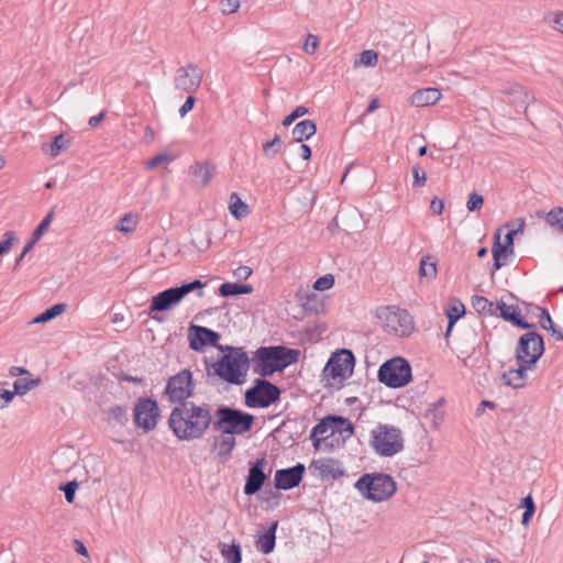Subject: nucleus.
I'll return each instance as SVG.
<instances>
[{"label": "nucleus", "mask_w": 563, "mask_h": 563, "mask_svg": "<svg viewBox=\"0 0 563 563\" xmlns=\"http://www.w3.org/2000/svg\"><path fill=\"white\" fill-rule=\"evenodd\" d=\"M196 389V380L189 368H184L170 376L164 389V396L170 404L180 406L189 404V398L194 397Z\"/></svg>", "instance_id": "obj_9"}, {"label": "nucleus", "mask_w": 563, "mask_h": 563, "mask_svg": "<svg viewBox=\"0 0 563 563\" xmlns=\"http://www.w3.org/2000/svg\"><path fill=\"white\" fill-rule=\"evenodd\" d=\"M496 309H498V316L511 323L512 325L522 329L531 330L537 329V324L528 322L520 313V309L517 305H507L503 300L496 301Z\"/></svg>", "instance_id": "obj_23"}, {"label": "nucleus", "mask_w": 563, "mask_h": 563, "mask_svg": "<svg viewBox=\"0 0 563 563\" xmlns=\"http://www.w3.org/2000/svg\"><path fill=\"white\" fill-rule=\"evenodd\" d=\"M331 423L329 415L321 418L318 423L311 429L309 439L312 442V446L316 451H328V445L331 443Z\"/></svg>", "instance_id": "obj_24"}, {"label": "nucleus", "mask_w": 563, "mask_h": 563, "mask_svg": "<svg viewBox=\"0 0 563 563\" xmlns=\"http://www.w3.org/2000/svg\"><path fill=\"white\" fill-rule=\"evenodd\" d=\"M40 378H18L13 383V390L15 395H25L40 384Z\"/></svg>", "instance_id": "obj_43"}, {"label": "nucleus", "mask_w": 563, "mask_h": 563, "mask_svg": "<svg viewBox=\"0 0 563 563\" xmlns=\"http://www.w3.org/2000/svg\"><path fill=\"white\" fill-rule=\"evenodd\" d=\"M79 484L76 479L66 482L59 486V490H62L65 495V499L67 503L71 504L75 499L76 490L78 489Z\"/></svg>", "instance_id": "obj_47"}, {"label": "nucleus", "mask_w": 563, "mask_h": 563, "mask_svg": "<svg viewBox=\"0 0 563 563\" xmlns=\"http://www.w3.org/2000/svg\"><path fill=\"white\" fill-rule=\"evenodd\" d=\"M266 464L265 454L249 463V472L243 487V493L246 496L257 494L266 483L268 478L267 474L264 472Z\"/></svg>", "instance_id": "obj_18"}, {"label": "nucleus", "mask_w": 563, "mask_h": 563, "mask_svg": "<svg viewBox=\"0 0 563 563\" xmlns=\"http://www.w3.org/2000/svg\"><path fill=\"white\" fill-rule=\"evenodd\" d=\"M371 446L383 457H390L404 450L402 432L398 427L379 423L371 431Z\"/></svg>", "instance_id": "obj_6"}, {"label": "nucleus", "mask_w": 563, "mask_h": 563, "mask_svg": "<svg viewBox=\"0 0 563 563\" xmlns=\"http://www.w3.org/2000/svg\"><path fill=\"white\" fill-rule=\"evenodd\" d=\"M545 351L543 335L536 329L521 334L516 346V362L532 360L537 364Z\"/></svg>", "instance_id": "obj_10"}, {"label": "nucleus", "mask_w": 563, "mask_h": 563, "mask_svg": "<svg viewBox=\"0 0 563 563\" xmlns=\"http://www.w3.org/2000/svg\"><path fill=\"white\" fill-rule=\"evenodd\" d=\"M189 174L199 178L202 186H207L216 174V166L209 162H196L189 167Z\"/></svg>", "instance_id": "obj_32"}, {"label": "nucleus", "mask_w": 563, "mask_h": 563, "mask_svg": "<svg viewBox=\"0 0 563 563\" xmlns=\"http://www.w3.org/2000/svg\"><path fill=\"white\" fill-rule=\"evenodd\" d=\"M355 365V356L351 350L340 349L331 354L323 374L333 380H343L350 375Z\"/></svg>", "instance_id": "obj_12"}, {"label": "nucleus", "mask_w": 563, "mask_h": 563, "mask_svg": "<svg viewBox=\"0 0 563 563\" xmlns=\"http://www.w3.org/2000/svg\"><path fill=\"white\" fill-rule=\"evenodd\" d=\"M523 305L527 307H532L540 312L539 313V323L543 330H545L548 332L553 330V328L555 327V323L553 322V320L550 316V312L547 308L540 307L534 303H528V302H523Z\"/></svg>", "instance_id": "obj_42"}, {"label": "nucleus", "mask_w": 563, "mask_h": 563, "mask_svg": "<svg viewBox=\"0 0 563 563\" xmlns=\"http://www.w3.org/2000/svg\"><path fill=\"white\" fill-rule=\"evenodd\" d=\"M309 111V108L305 106H298L283 119L282 124L286 128L290 126L297 119L308 114Z\"/></svg>", "instance_id": "obj_45"}, {"label": "nucleus", "mask_w": 563, "mask_h": 563, "mask_svg": "<svg viewBox=\"0 0 563 563\" xmlns=\"http://www.w3.org/2000/svg\"><path fill=\"white\" fill-rule=\"evenodd\" d=\"M309 468L313 471L321 481H338L345 475L341 462L333 457L312 460Z\"/></svg>", "instance_id": "obj_20"}, {"label": "nucleus", "mask_w": 563, "mask_h": 563, "mask_svg": "<svg viewBox=\"0 0 563 563\" xmlns=\"http://www.w3.org/2000/svg\"><path fill=\"white\" fill-rule=\"evenodd\" d=\"M517 222H518V227L516 229H510L505 235L504 242L509 243L510 245H515V242H514L515 236L517 234H522L525 231V227H526L525 219L518 218Z\"/></svg>", "instance_id": "obj_54"}, {"label": "nucleus", "mask_w": 563, "mask_h": 563, "mask_svg": "<svg viewBox=\"0 0 563 563\" xmlns=\"http://www.w3.org/2000/svg\"><path fill=\"white\" fill-rule=\"evenodd\" d=\"M221 554L225 561V563H241L242 561V551L239 543L232 542L231 544H225L220 542Z\"/></svg>", "instance_id": "obj_38"}, {"label": "nucleus", "mask_w": 563, "mask_h": 563, "mask_svg": "<svg viewBox=\"0 0 563 563\" xmlns=\"http://www.w3.org/2000/svg\"><path fill=\"white\" fill-rule=\"evenodd\" d=\"M318 46H319V37L313 34H308L307 40L302 46V49L307 54L312 55L317 51Z\"/></svg>", "instance_id": "obj_58"}, {"label": "nucleus", "mask_w": 563, "mask_h": 563, "mask_svg": "<svg viewBox=\"0 0 563 563\" xmlns=\"http://www.w3.org/2000/svg\"><path fill=\"white\" fill-rule=\"evenodd\" d=\"M492 306V301H489L486 297L484 296H478V295H474L472 297V307L478 312V313H483L484 310H485V307H490Z\"/></svg>", "instance_id": "obj_56"}, {"label": "nucleus", "mask_w": 563, "mask_h": 563, "mask_svg": "<svg viewBox=\"0 0 563 563\" xmlns=\"http://www.w3.org/2000/svg\"><path fill=\"white\" fill-rule=\"evenodd\" d=\"M430 210L435 216L442 214L444 210V201L438 197H433L430 202Z\"/></svg>", "instance_id": "obj_64"}, {"label": "nucleus", "mask_w": 563, "mask_h": 563, "mask_svg": "<svg viewBox=\"0 0 563 563\" xmlns=\"http://www.w3.org/2000/svg\"><path fill=\"white\" fill-rule=\"evenodd\" d=\"M466 312L463 302L455 297L450 298L448 308L444 313L450 323H456Z\"/></svg>", "instance_id": "obj_37"}, {"label": "nucleus", "mask_w": 563, "mask_h": 563, "mask_svg": "<svg viewBox=\"0 0 563 563\" xmlns=\"http://www.w3.org/2000/svg\"><path fill=\"white\" fill-rule=\"evenodd\" d=\"M378 62V53L373 49H365L360 54V63L366 67H374Z\"/></svg>", "instance_id": "obj_52"}, {"label": "nucleus", "mask_w": 563, "mask_h": 563, "mask_svg": "<svg viewBox=\"0 0 563 563\" xmlns=\"http://www.w3.org/2000/svg\"><path fill=\"white\" fill-rule=\"evenodd\" d=\"M104 413L108 416L107 421L111 423L114 421L117 424L124 427L129 421V415L125 407L120 405H114L109 409L104 410Z\"/></svg>", "instance_id": "obj_39"}, {"label": "nucleus", "mask_w": 563, "mask_h": 563, "mask_svg": "<svg viewBox=\"0 0 563 563\" xmlns=\"http://www.w3.org/2000/svg\"><path fill=\"white\" fill-rule=\"evenodd\" d=\"M301 307L307 314H320L325 310V305L320 295L314 291H308L300 296Z\"/></svg>", "instance_id": "obj_29"}, {"label": "nucleus", "mask_w": 563, "mask_h": 563, "mask_svg": "<svg viewBox=\"0 0 563 563\" xmlns=\"http://www.w3.org/2000/svg\"><path fill=\"white\" fill-rule=\"evenodd\" d=\"M412 187L413 188H421L426 185L427 181V174L424 169L420 165H415L412 167Z\"/></svg>", "instance_id": "obj_51"}, {"label": "nucleus", "mask_w": 563, "mask_h": 563, "mask_svg": "<svg viewBox=\"0 0 563 563\" xmlns=\"http://www.w3.org/2000/svg\"><path fill=\"white\" fill-rule=\"evenodd\" d=\"M229 210L233 218L241 220L250 213L247 203H245L236 192L230 195Z\"/></svg>", "instance_id": "obj_36"}, {"label": "nucleus", "mask_w": 563, "mask_h": 563, "mask_svg": "<svg viewBox=\"0 0 563 563\" xmlns=\"http://www.w3.org/2000/svg\"><path fill=\"white\" fill-rule=\"evenodd\" d=\"M174 161V156L167 153H159L155 156H153L150 161L146 163L147 169H153L162 165L163 163H170Z\"/></svg>", "instance_id": "obj_53"}, {"label": "nucleus", "mask_w": 563, "mask_h": 563, "mask_svg": "<svg viewBox=\"0 0 563 563\" xmlns=\"http://www.w3.org/2000/svg\"><path fill=\"white\" fill-rule=\"evenodd\" d=\"M484 201V197L481 194L477 191L471 192L466 202L468 212L479 211L483 208Z\"/></svg>", "instance_id": "obj_48"}, {"label": "nucleus", "mask_w": 563, "mask_h": 563, "mask_svg": "<svg viewBox=\"0 0 563 563\" xmlns=\"http://www.w3.org/2000/svg\"><path fill=\"white\" fill-rule=\"evenodd\" d=\"M15 240L16 236L14 231H5L3 233L0 241V257L11 250Z\"/></svg>", "instance_id": "obj_50"}, {"label": "nucleus", "mask_w": 563, "mask_h": 563, "mask_svg": "<svg viewBox=\"0 0 563 563\" xmlns=\"http://www.w3.org/2000/svg\"><path fill=\"white\" fill-rule=\"evenodd\" d=\"M183 300L181 295L179 294L177 286L169 287L165 290L159 291L155 296L152 297L148 309L146 313L153 320L157 322H164L165 318L158 312H165L173 309L176 305H178Z\"/></svg>", "instance_id": "obj_13"}, {"label": "nucleus", "mask_w": 563, "mask_h": 563, "mask_svg": "<svg viewBox=\"0 0 563 563\" xmlns=\"http://www.w3.org/2000/svg\"><path fill=\"white\" fill-rule=\"evenodd\" d=\"M161 417V409L156 399L141 397L133 408V422L144 432L154 430Z\"/></svg>", "instance_id": "obj_11"}, {"label": "nucleus", "mask_w": 563, "mask_h": 563, "mask_svg": "<svg viewBox=\"0 0 563 563\" xmlns=\"http://www.w3.org/2000/svg\"><path fill=\"white\" fill-rule=\"evenodd\" d=\"M378 317L385 318L387 327H391L396 332L399 331L401 336H408L413 330V321L410 313L405 309H396L395 307L383 308Z\"/></svg>", "instance_id": "obj_17"}, {"label": "nucleus", "mask_w": 563, "mask_h": 563, "mask_svg": "<svg viewBox=\"0 0 563 563\" xmlns=\"http://www.w3.org/2000/svg\"><path fill=\"white\" fill-rule=\"evenodd\" d=\"M442 97L440 89L428 87L415 91L410 97V103L415 107H428L435 104Z\"/></svg>", "instance_id": "obj_26"}, {"label": "nucleus", "mask_w": 563, "mask_h": 563, "mask_svg": "<svg viewBox=\"0 0 563 563\" xmlns=\"http://www.w3.org/2000/svg\"><path fill=\"white\" fill-rule=\"evenodd\" d=\"M71 144L70 139H66L64 133L55 135L49 143H44L42 151L52 157H57L63 151L67 150Z\"/></svg>", "instance_id": "obj_33"}, {"label": "nucleus", "mask_w": 563, "mask_h": 563, "mask_svg": "<svg viewBox=\"0 0 563 563\" xmlns=\"http://www.w3.org/2000/svg\"><path fill=\"white\" fill-rule=\"evenodd\" d=\"M438 258L434 255L427 254L420 258L418 274L420 278L432 280L438 274Z\"/></svg>", "instance_id": "obj_34"}, {"label": "nucleus", "mask_w": 563, "mask_h": 563, "mask_svg": "<svg viewBox=\"0 0 563 563\" xmlns=\"http://www.w3.org/2000/svg\"><path fill=\"white\" fill-rule=\"evenodd\" d=\"M300 351L285 345L260 346L253 352L251 360L253 373L262 377H271L296 364Z\"/></svg>", "instance_id": "obj_3"}, {"label": "nucleus", "mask_w": 563, "mask_h": 563, "mask_svg": "<svg viewBox=\"0 0 563 563\" xmlns=\"http://www.w3.org/2000/svg\"><path fill=\"white\" fill-rule=\"evenodd\" d=\"M255 417L238 408L220 405L213 413V430L225 434H244L252 430Z\"/></svg>", "instance_id": "obj_4"}, {"label": "nucleus", "mask_w": 563, "mask_h": 563, "mask_svg": "<svg viewBox=\"0 0 563 563\" xmlns=\"http://www.w3.org/2000/svg\"><path fill=\"white\" fill-rule=\"evenodd\" d=\"M501 230L503 227L498 228L493 236V269L490 272L492 278H494L495 272L499 271L504 265H506L507 260L515 253V245H510L509 243L506 242H500Z\"/></svg>", "instance_id": "obj_21"}, {"label": "nucleus", "mask_w": 563, "mask_h": 563, "mask_svg": "<svg viewBox=\"0 0 563 563\" xmlns=\"http://www.w3.org/2000/svg\"><path fill=\"white\" fill-rule=\"evenodd\" d=\"M377 378L386 387L402 388L412 380L410 362L402 356L391 357L379 366Z\"/></svg>", "instance_id": "obj_7"}, {"label": "nucleus", "mask_w": 563, "mask_h": 563, "mask_svg": "<svg viewBox=\"0 0 563 563\" xmlns=\"http://www.w3.org/2000/svg\"><path fill=\"white\" fill-rule=\"evenodd\" d=\"M221 5L224 14H231L240 8V0H222Z\"/></svg>", "instance_id": "obj_62"}, {"label": "nucleus", "mask_w": 563, "mask_h": 563, "mask_svg": "<svg viewBox=\"0 0 563 563\" xmlns=\"http://www.w3.org/2000/svg\"><path fill=\"white\" fill-rule=\"evenodd\" d=\"M444 413H435L430 408H427L423 418L430 422L432 428H438L443 421Z\"/></svg>", "instance_id": "obj_57"}, {"label": "nucleus", "mask_w": 563, "mask_h": 563, "mask_svg": "<svg viewBox=\"0 0 563 563\" xmlns=\"http://www.w3.org/2000/svg\"><path fill=\"white\" fill-rule=\"evenodd\" d=\"M214 347L221 352V355L219 357H228V356L231 357V356L238 355L239 353H245L243 347H236V346H232V345H222V344H220V341L218 342V345Z\"/></svg>", "instance_id": "obj_55"}, {"label": "nucleus", "mask_w": 563, "mask_h": 563, "mask_svg": "<svg viewBox=\"0 0 563 563\" xmlns=\"http://www.w3.org/2000/svg\"><path fill=\"white\" fill-rule=\"evenodd\" d=\"M66 309H67V303L57 302V303L46 308L43 312L38 313L36 317H34L30 321V324L46 323V322L55 319L56 317L60 316L62 313H64L66 311Z\"/></svg>", "instance_id": "obj_35"}, {"label": "nucleus", "mask_w": 563, "mask_h": 563, "mask_svg": "<svg viewBox=\"0 0 563 563\" xmlns=\"http://www.w3.org/2000/svg\"><path fill=\"white\" fill-rule=\"evenodd\" d=\"M362 496L371 501L380 503L389 499L397 490V483L386 473H364L354 483Z\"/></svg>", "instance_id": "obj_5"}, {"label": "nucleus", "mask_w": 563, "mask_h": 563, "mask_svg": "<svg viewBox=\"0 0 563 563\" xmlns=\"http://www.w3.org/2000/svg\"><path fill=\"white\" fill-rule=\"evenodd\" d=\"M167 423L179 441H194L201 439L210 427L213 428V415L210 405L192 401L175 406Z\"/></svg>", "instance_id": "obj_1"}, {"label": "nucleus", "mask_w": 563, "mask_h": 563, "mask_svg": "<svg viewBox=\"0 0 563 563\" xmlns=\"http://www.w3.org/2000/svg\"><path fill=\"white\" fill-rule=\"evenodd\" d=\"M545 222L555 228L556 231L563 233V208L554 207L544 216Z\"/></svg>", "instance_id": "obj_40"}, {"label": "nucleus", "mask_w": 563, "mask_h": 563, "mask_svg": "<svg viewBox=\"0 0 563 563\" xmlns=\"http://www.w3.org/2000/svg\"><path fill=\"white\" fill-rule=\"evenodd\" d=\"M253 290V286L250 284L224 282L219 286L217 294L220 297L229 298L240 295H250Z\"/></svg>", "instance_id": "obj_31"}, {"label": "nucleus", "mask_w": 563, "mask_h": 563, "mask_svg": "<svg viewBox=\"0 0 563 563\" xmlns=\"http://www.w3.org/2000/svg\"><path fill=\"white\" fill-rule=\"evenodd\" d=\"M262 148L264 156H266L269 159L274 158L278 153L282 152L283 148V141L280 139V135L275 134L271 141H267L262 144Z\"/></svg>", "instance_id": "obj_41"}, {"label": "nucleus", "mask_w": 563, "mask_h": 563, "mask_svg": "<svg viewBox=\"0 0 563 563\" xmlns=\"http://www.w3.org/2000/svg\"><path fill=\"white\" fill-rule=\"evenodd\" d=\"M334 276L332 274H325L317 278L313 283V289L319 291L329 290L334 285Z\"/></svg>", "instance_id": "obj_49"}, {"label": "nucleus", "mask_w": 563, "mask_h": 563, "mask_svg": "<svg viewBox=\"0 0 563 563\" xmlns=\"http://www.w3.org/2000/svg\"><path fill=\"white\" fill-rule=\"evenodd\" d=\"M277 527L278 521H273L266 530L260 533L258 539L256 540V548L263 554H269L274 551L276 544Z\"/></svg>", "instance_id": "obj_27"}, {"label": "nucleus", "mask_w": 563, "mask_h": 563, "mask_svg": "<svg viewBox=\"0 0 563 563\" xmlns=\"http://www.w3.org/2000/svg\"><path fill=\"white\" fill-rule=\"evenodd\" d=\"M306 466L297 463L294 466L280 468L275 472L273 486L277 490H290L298 487L303 479Z\"/></svg>", "instance_id": "obj_19"}, {"label": "nucleus", "mask_w": 563, "mask_h": 563, "mask_svg": "<svg viewBox=\"0 0 563 563\" xmlns=\"http://www.w3.org/2000/svg\"><path fill=\"white\" fill-rule=\"evenodd\" d=\"M54 217V209H52L36 225L34 229L35 232H37L41 235H44V233L48 230Z\"/></svg>", "instance_id": "obj_59"}, {"label": "nucleus", "mask_w": 563, "mask_h": 563, "mask_svg": "<svg viewBox=\"0 0 563 563\" xmlns=\"http://www.w3.org/2000/svg\"><path fill=\"white\" fill-rule=\"evenodd\" d=\"M203 74L198 65L189 63L186 66H180L174 77V86L177 90L194 93L196 92L201 82Z\"/></svg>", "instance_id": "obj_15"}, {"label": "nucleus", "mask_w": 563, "mask_h": 563, "mask_svg": "<svg viewBox=\"0 0 563 563\" xmlns=\"http://www.w3.org/2000/svg\"><path fill=\"white\" fill-rule=\"evenodd\" d=\"M136 219L132 213H126L120 219L117 229L124 233L133 232L136 228Z\"/></svg>", "instance_id": "obj_46"}, {"label": "nucleus", "mask_w": 563, "mask_h": 563, "mask_svg": "<svg viewBox=\"0 0 563 563\" xmlns=\"http://www.w3.org/2000/svg\"><path fill=\"white\" fill-rule=\"evenodd\" d=\"M317 133V123L313 120L305 119L299 121L292 129L294 142L302 143Z\"/></svg>", "instance_id": "obj_30"}, {"label": "nucleus", "mask_w": 563, "mask_h": 563, "mask_svg": "<svg viewBox=\"0 0 563 563\" xmlns=\"http://www.w3.org/2000/svg\"><path fill=\"white\" fill-rule=\"evenodd\" d=\"M114 375L119 382H129V383H133V384H137V385H143L145 383V379L143 377L132 376L122 371H120L119 373H117Z\"/></svg>", "instance_id": "obj_60"}, {"label": "nucleus", "mask_w": 563, "mask_h": 563, "mask_svg": "<svg viewBox=\"0 0 563 563\" xmlns=\"http://www.w3.org/2000/svg\"><path fill=\"white\" fill-rule=\"evenodd\" d=\"M206 368V383L217 385V378L229 385L240 386L245 383L247 372L251 367V360L247 353H239L231 357H218L211 361L207 356L203 357Z\"/></svg>", "instance_id": "obj_2"}, {"label": "nucleus", "mask_w": 563, "mask_h": 563, "mask_svg": "<svg viewBox=\"0 0 563 563\" xmlns=\"http://www.w3.org/2000/svg\"><path fill=\"white\" fill-rule=\"evenodd\" d=\"M187 339L189 349L202 353L208 346H217L218 342L221 340V335L210 328L191 323L188 327Z\"/></svg>", "instance_id": "obj_14"}, {"label": "nucleus", "mask_w": 563, "mask_h": 563, "mask_svg": "<svg viewBox=\"0 0 563 563\" xmlns=\"http://www.w3.org/2000/svg\"><path fill=\"white\" fill-rule=\"evenodd\" d=\"M506 93L508 95L509 101L518 109H522L525 112L528 108L529 102L533 99L523 86L514 85L511 86Z\"/></svg>", "instance_id": "obj_28"}, {"label": "nucleus", "mask_w": 563, "mask_h": 563, "mask_svg": "<svg viewBox=\"0 0 563 563\" xmlns=\"http://www.w3.org/2000/svg\"><path fill=\"white\" fill-rule=\"evenodd\" d=\"M235 445L236 441L234 435L220 432L219 435L213 438L211 450H218V460L220 463L224 464L231 459L232 451L234 450Z\"/></svg>", "instance_id": "obj_25"}, {"label": "nucleus", "mask_w": 563, "mask_h": 563, "mask_svg": "<svg viewBox=\"0 0 563 563\" xmlns=\"http://www.w3.org/2000/svg\"><path fill=\"white\" fill-rule=\"evenodd\" d=\"M517 368H511L503 373L501 380L506 386L520 389L527 385L528 371L534 368L537 364L532 360L517 362Z\"/></svg>", "instance_id": "obj_22"}, {"label": "nucleus", "mask_w": 563, "mask_h": 563, "mask_svg": "<svg viewBox=\"0 0 563 563\" xmlns=\"http://www.w3.org/2000/svg\"><path fill=\"white\" fill-rule=\"evenodd\" d=\"M14 390L0 388V409L7 407L14 398Z\"/></svg>", "instance_id": "obj_63"}, {"label": "nucleus", "mask_w": 563, "mask_h": 563, "mask_svg": "<svg viewBox=\"0 0 563 563\" xmlns=\"http://www.w3.org/2000/svg\"><path fill=\"white\" fill-rule=\"evenodd\" d=\"M331 426V443L328 445V451H333L343 446L347 439H350L355 430L353 422L343 416L329 413Z\"/></svg>", "instance_id": "obj_16"}, {"label": "nucleus", "mask_w": 563, "mask_h": 563, "mask_svg": "<svg viewBox=\"0 0 563 563\" xmlns=\"http://www.w3.org/2000/svg\"><path fill=\"white\" fill-rule=\"evenodd\" d=\"M196 102L197 98L195 96H192L191 93L187 96L185 102L179 108V115L184 118L188 112H190L194 109Z\"/></svg>", "instance_id": "obj_61"}, {"label": "nucleus", "mask_w": 563, "mask_h": 563, "mask_svg": "<svg viewBox=\"0 0 563 563\" xmlns=\"http://www.w3.org/2000/svg\"><path fill=\"white\" fill-rule=\"evenodd\" d=\"M282 389L260 376L244 393V404L249 408H268L280 400Z\"/></svg>", "instance_id": "obj_8"}, {"label": "nucleus", "mask_w": 563, "mask_h": 563, "mask_svg": "<svg viewBox=\"0 0 563 563\" xmlns=\"http://www.w3.org/2000/svg\"><path fill=\"white\" fill-rule=\"evenodd\" d=\"M206 286L205 283H202L200 279H194L188 283H183L181 285L177 286V289L179 294L181 295L183 299L191 291L199 290L198 297H202V288Z\"/></svg>", "instance_id": "obj_44"}]
</instances>
